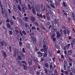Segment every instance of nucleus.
<instances>
[{
  "label": "nucleus",
  "instance_id": "nucleus-1",
  "mask_svg": "<svg viewBox=\"0 0 75 75\" xmlns=\"http://www.w3.org/2000/svg\"><path fill=\"white\" fill-rule=\"evenodd\" d=\"M43 48H45L44 52L45 53H47V49L48 48V47L46 46V45H47V42L46 41V40H45L44 39L43 40Z\"/></svg>",
  "mask_w": 75,
  "mask_h": 75
},
{
  "label": "nucleus",
  "instance_id": "nucleus-2",
  "mask_svg": "<svg viewBox=\"0 0 75 75\" xmlns=\"http://www.w3.org/2000/svg\"><path fill=\"white\" fill-rule=\"evenodd\" d=\"M37 6H38V8L37 7H35V8L37 11L38 13H40V8H41V7H40V5H39V4H38L37 5Z\"/></svg>",
  "mask_w": 75,
  "mask_h": 75
},
{
  "label": "nucleus",
  "instance_id": "nucleus-3",
  "mask_svg": "<svg viewBox=\"0 0 75 75\" xmlns=\"http://www.w3.org/2000/svg\"><path fill=\"white\" fill-rule=\"evenodd\" d=\"M71 45L72 48H74V47H75V40L73 39L71 43Z\"/></svg>",
  "mask_w": 75,
  "mask_h": 75
},
{
  "label": "nucleus",
  "instance_id": "nucleus-4",
  "mask_svg": "<svg viewBox=\"0 0 75 75\" xmlns=\"http://www.w3.org/2000/svg\"><path fill=\"white\" fill-rule=\"evenodd\" d=\"M19 4L20 5L21 7L22 8V7H24V6H25V5H24V4L21 2V0H19Z\"/></svg>",
  "mask_w": 75,
  "mask_h": 75
},
{
  "label": "nucleus",
  "instance_id": "nucleus-5",
  "mask_svg": "<svg viewBox=\"0 0 75 75\" xmlns=\"http://www.w3.org/2000/svg\"><path fill=\"white\" fill-rule=\"evenodd\" d=\"M30 20L33 23H34L35 22V18L33 16H31L30 17Z\"/></svg>",
  "mask_w": 75,
  "mask_h": 75
},
{
  "label": "nucleus",
  "instance_id": "nucleus-6",
  "mask_svg": "<svg viewBox=\"0 0 75 75\" xmlns=\"http://www.w3.org/2000/svg\"><path fill=\"white\" fill-rule=\"evenodd\" d=\"M28 62L29 65H31L32 64H33L32 60L30 59H28Z\"/></svg>",
  "mask_w": 75,
  "mask_h": 75
},
{
  "label": "nucleus",
  "instance_id": "nucleus-7",
  "mask_svg": "<svg viewBox=\"0 0 75 75\" xmlns=\"http://www.w3.org/2000/svg\"><path fill=\"white\" fill-rule=\"evenodd\" d=\"M32 10L33 13L34 14H36V13H35V8L34 6H33L32 7Z\"/></svg>",
  "mask_w": 75,
  "mask_h": 75
},
{
  "label": "nucleus",
  "instance_id": "nucleus-8",
  "mask_svg": "<svg viewBox=\"0 0 75 75\" xmlns=\"http://www.w3.org/2000/svg\"><path fill=\"white\" fill-rule=\"evenodd\" d=\"M60 33L59 32H57L56 33V34L57 35V37H58V38H59V37H60V36H61V34H60Z\"/></svg>",
  "mask_w": 75,
  "mask_h": 75
},
{
  "label": "nucleus",
  "instance_id": "nucleus-9",
  "mask_svg": "<svg viewBox=\"0 0 75 75\" xmlns=\"http://www.w3.org/2000/svg\"><path fill=\"white\" fill-rule=\"evenodd\" d=\"M0 44L2 46H4L5 44H6V42H5L4 41H3L0 42Z\"/></svg>",
  "mask_w": 75,
  "mask_h": 75
},
{
  "label": "nucleus",
  "instance_id": "nucleus-10",
  "mask_svg": "<svg viewBox=\"0 0 75 75\" xmlns=\"http://www.w3.org/2000/svg\"><path fill=\"white\" fill-rule=\"evenodd\" d=\"M54 21L55 23V24H57L58 25V26H59V23H58V21L57 20H56V19H55L54 20Z\"/></svg>",
  "mask_w": 75,
  "mask_h": 75
},
{
  "label": "nucleus",
  "instance_id": "nucleus-11",
  "mask_svg": "<svg viewBox=\"0 0 75 75\" xmlns=\"http://www.w3.org/2000/svg\"><path fill=\"white\" fill-rule=\"evenodd\" d=\"M1 52H2V54H3L4 57H6L7 56V55L6 54V52H4V50H2Z\"/></svg>",
  "mask_w": 75,
  "mask_h": 75
},
{
  "label": "nucleus",
  "instance_id": "nucleus-12",
  "mask_svg": "<svg viewBox=\"0 0 75 75\" xmlns=\"http://www.w3.org/2000/svg\"><path fill=\"white\" fill-rule=\"evenodd\" d=\"M37 16L38 17H40V18H43V17H42V14H39V13H37Z\"/></svg>",
  "mask_w": 75,
  "mask_h": 75
},
{
  "label": "nucleus",
  "instance_id": "nucleus-13",
  "mask_svg": "<svg viewBox=\"0 0 75 75\" xmlns=\"http://www.w3.org/2000/svg\"><path fill=\"white\" fill-rule=\"evenodd\" d=\"M20 23L21 24V25L22 26H23L24 25V22L23 21V20H21V21H20Z\"/></svg>",
  "mask_w": 75,
  "mask_h": 75
},
{
  "label": "nucleus",
  "instance_id": "nucleus-14",
  "mask_svg": "<svg viewBox=\"0 0 75 75\" xmlns=\"http://www.w3.org/2000/svg\"><path fill=\"white\" fill-rule=\"evenodd\" d=\"M44 65L46 68H48L49 67V65L48 64V63H46L44 64Z\"/></svg>",
  "mask_w": 75,
  "mask_h": 75
},
{
  "label": "nucleus",
  "instance_id": "nucleus-15",
  "mask_svg": "<svg viewBox=\"0 0 75 75\" xmlns=\"http://www.w3.org/2000/svg\"><path fill=\"white\" fill-rule=\"evenodd\" d=\"M37 74L38 75H43V73H42V72H40V71H39V72H38V71H37Z\"/></svg>",
  "mask_w": 75,
  "mask_h": 75
},
{
  "label": "nucleus",
  "instance_id": "nucleus-16",
  "mask_svg": "<svg viewBox=\"0 0 75 75\" xmlns=\"http://www.w3.org/2000/svg\"><path fill=\"white\" fill-rule=\"evenodd\" d=\"M6 26L8 28H10L11 27V25L9 23H7L6 24Z\"/></svg>",
  "mask_w": 75,
  "mask_h": 75
},
{
  "label": "nucleus",
  "instance_id": "nucleus-17",
  "mask_svg": "<svg viewBox=\"0 0 75 75\" xmlns=\"http://www.w3.org/2000/svg\"><path fill=\"white\" fill-rule=\"evenodd\" d=\"M10 24H11V25H13L14 24V22H13L12 20L11 19L10 20Z\"/></svg>",
  "mask_w": 75,
  "mask_h": 75
},
{
  "label": "nucleus",
  "instance_id": "nucleus-18",
  "mask_svg": "<svg viewBox=\"0 0 75 75\" xmlns=\"http://www.w3.org/2000/svg\"><path fill=\"white\" fill-rule=\"evenodd\" d=\"M45 5L46 7H47V8H49V9H51L50 6L46 4H45Z\"/></svg>",
  "mask_w": 75,
  "mask_h": 75
},
{
  "label": "nucleus",
  "instance_id": "nucleus-19",
  "mask_svg": "<svg viewBox=\"0 0 75 75\" xmlns=\"http://www.w3.org/2000/svg\"><path fill=\"white\" fill-rule=\"evenodd\" d=\"M0 6H1V10H4V7H5L4 6H3V5H0Z\"/></svg>",
  "mask_w": 75,
  "mask_h": 75
},
{
  "label": "nucleus",
  "instance_id": "nucleus-20",
  "mask_svg": "<svg viewBox=\"0 0 75 75\" xmlns=\"http://www.w3.org/2000/svg\"><path fill=\"white\" fill-rule=\"evenodd\" d=\"M72 17H73V20L75 21V15H74V13H72Z\"/></svg>",
  "mask_w": 75,
  "mask_h": 75
},
{
  "label": "nucleus",
  "instance_id": "nucleus-21",
  "mask_svg": "<svg viewBox=\"0 0 75 75\" xmlns=\"http://www.w3.org/2000/svg\"><path fill=\"white\" fill-rule=\"evenodd\" d=\"M22 8V10L23 11H24V10H27V8L26 7H24Z\"/></svg>",
  "mask_w": 75,
  "mask_h": 75
},
{
  "label": "nucleus",
  "instance_id": "nucleus-22",
  "mask_svg": "<svg viewBox=\"0 0 75 75\" xmlns=\"http://www.w3.org/2000/svg\"><path fill=\"white\" fill-rule=\"evenodd\" d=\"M44 69V71H45V74H47V72H48V69H47L45 68Z\"/></svg>",
  "mask_w": 75,
  "mask_h": 75
},
{
  "label": "nucleus",
  "instance_id": "nucleus-23",
  "mask_svg": "<svg viewBox=\"0 0 75 75\" xmlns=\"http://www.w3.org/2000/svg\"><path fill=\"white\" fill-rule=\"evenodd\" d=\"M14 52L15 53H18V51L17 49H15L14 50Z\"/></svg>",
  "mask_w": 75,
  "mask_h": 75
},
{
  "label": "nucleus",
  "instance_id": "nucleus-24",
  "mask_svg": "<svg viewBox=\"0 0 75 75\" xmlns=\"http://www.w3.org/2000/svg\"><path fill=\"white\" fill-rule=\"evenodd\" d=\"M17 63L19 65V66H21V62H20V61L19 60L17 61Z\"/></svg>",
  "mask_w": 75,
  "mask_h": 75
},
{
  "label": "nucleus",
  "instance_id": "nucleus-25",
  "mask_svg": "<svg viewBox=\"0 0 75 75\" xmlns=\"http://www.w3.org/2000/svg\"><path fill=\"white\" fill-rule=\"evenodd\" d=\"M68 52L70 55H71V54H70V53H71V54H72V52L71 50H69L68 51Z\"/></svg>",
  "mask_w": 75,
  "mask_h": 75
},
{
  "label": "nucleus",
  "instance_id": "nucleus-26",
  "mask_svg": "<svg viewBox=\"0 0 75 75\" xmlns=\"http://www.w3.org/2000/svg\"><path fill=\"white\" fill-rule=\"evenodd\" d=\"M60 32L61 33V37H62V36L63 35V32L62 30V29H60Z\"/></svg>",
  "mask_w": 75,
  "mask_h": 75
},
{
  "label": "nucleus",
  "instance_id": "nucleus-27",
  "mask_svg": "<svg viewBox=\"0 0 75 75\" xmlns=\"http://www.w3.org/2000/svg\"><path fill=\"white\" fill-rule=\"evenodd\" d=\"M36 38H35L33 40V43L34 44H36Z\"/></svg>",
  "mask_w": 75,
  "mask_h": 75
},
{
  "label": "nucleus",
  "instance_id": "nucleus-28",
  "mask_svg": "<svg viewBox=\"0 0 75 75\" xmlns=\"http://www.w3.org/2000/svg\"><path fill=\"white\" fill-rule=\"evenodd\" d=\"M17 7L19 10L20 11H21V7L19 5H18Z\"/></svg>",
  "mask_w": 75,
  "mask_h": 75
},
{
  "label": "nucleus",
  "instance_id": "nucleus-29",
  "mask_svg": "<svg viewBox=\"0 0 75 75\" xmlns=\"http://www.w3.org/2000/svg\"><path fill=\"white\" fill-rule=\"evenodd\" d=\"M70 45H71V44H68L67 46H66V47L67 48V49H69V47H70Z\"/></svg>",
  "mask_w": 75,
  "mask_h": 75
},
{
  "label": "nucleus",
  "instance_id": "nucleus-30",
  "mask_svg": "<svg viewBox=\"0 0 75 75\" xmlns=\"http://www.w3.org/2000/svg\"><path fill=\"white\" fill-rule=\"evenodd\" d=\"M24 68L25 70H27V67L25 65H24Z\"/></svg>",
  "mask_w": 75,
  "mask_h": 75
},
{
  "label": "nucleus",
  "instance_id": "nucleus-31",
  "mask_svg": "<svg viewBox=\"0 0 75 75\" xmlns=\"http://www.w3.org/2000/svg\"><path fill=\"white\" fill-rule=\"evenodd\" d=\"M41 9L42 11H45V7L44 6L43 8H41Z\"/></svg>",
  "mask_w": 75,
  "mask_h": 75
},
{
  "label": "nucleus",
  "instance_id": "nucleus-32",
  "mask_svg": "<svg viewBox=\"0 0 75 75\" xmlns=\"http://www.w3.org/2000/svg\"><path fill=\"white\" fill-rule=\"evenodd\" d=\"M28 8L30 10H31V6L30 4L28 5Z\"/></svg>",
  "mask_w": 75,
  "mask_h": 75
},
{
  "label": "nucleus",
  "instance_id": "nucleus-33",
  "mask_svg": "<svg viewBox=\"0 0 75 75\" xmlns=\"http://www.w3.org/2000/svg\"><path fill=\"white\" fill-rule=\"evenodd\" d=\"M20 53L21 54V55L22 57H23L25 56V55L23 54L21 52H20Z\"/></svg>",
  "mask_w": 75,
  "mask_h": 75
},
{
  "label": "nucleus",
  "instance_id": "nucleus-34",
  "mask_svg": "<svg viewBox=\"0 0 75 75\" xmlns=\"http://www.w3.org/2000/svg\"><path fill=\"white\" fill-rule=\"evenodd\" d=\"M22 33L24 35H26V33H25V31H24V30H23L22 31Z\"/></svg>",
  "mask_w": 75,
  "mask_h": 75
},
{
  "label": "nucleus",
  "instance_id": "nucleus-35",
  "mask_svg": "<svg viewBox=\"0 0 75 75\" xmlns=\"http://www.w3.org/2000/svg\"><path fill=\"white\" fill-rule=\"evenodd\" d=\"M21 62H22V63H23V64H25V65H27V63L25 62V61H22Z\"/></svg>",
  "mask_w": 75,
  "mask_h": 75
},
{
  "label": "nucleus",
  "instance_id": "nucleus-36",
  "mask_svg": "<svg viewBox=\"0 0 75 75\" xmlns=\"http://www.w3.org/2000/svg\"><path fill=\"white\" fill-rule=\"evenodd\" d=\"M50 5L52 7V8H55V6H54V4H50Z\"/></svg>",
  "mask_w": 75,
  "mask_h": 75
},
{
  "label": "nucleus",
  "instance_id": "nucleus-37",
  "mask_svg": "<svg viewBox=\"0 0 75 75\" xmlns=\"http://www.w3.org/2000/svg\"><path fill=\"white\" fill-rule=\"evenodd\" d=\"M34 23L35 24V25H36V26H37L38 27L39 26V25H38V23H37V22H35Z\"/></svg>",
  "mask_w": 75,
  "mask_h": 75
},
{
  "label": "nucleus",
  "instance_id": "nucleus-38",
  "mask_svg": "<svg viewBox=\"0 0 75 75\" xmlns=\"http://www.w3.org/2000/svg\"><path fill=\"white\" fill-rule=\"evenodd\" d=\"M48 12L50 13V14H52V12H51V11L50 10V9H48Z\"/></svg>",
  "mask_w": 75,
  "mask_h": 75
},
{
  "label": "nucleus",
  "instance_id": "nucleus-39",
  "mask_svg": "<svg viewBox=\"0 0 75 75\" xmlns=\"http://www.w3.org/2000/svg\"><path fill=\"white\" fill-rule=\"evenodd\" d=\"M19 44H20V46H22L23 45V43L21 41L19 42Z\"/></svg>",
  "mask_w": 75,
  "mask_h": 75
},
{
  "label": "nucleus",
  "instance_id": "nucleus-40",
  "mask_svg": "<svg viewBox=\"0 0 75 75\" xmlns=\"http://www.w3.org/2000/svg\"><path fill=\"white\" fill-rule=\"evenodd\" d=\"M26 45L27 47V48H30V45L27 44Z\"/></svg>",
  "mask_w": 75,
  "mask_h": 75
},
{
  "label": "nucleus",
  "instance_id": "nucleus-41",
  "mask_svg": "<svg viewBox=\"0 0 75 75\" xmlns=\"http://www.w3.org/2000/svg\"><path fill=\"white\" fill-rule=\"evenodd\" d=\"M18 58L20 59V60H21L22 59V58H21V57L20 56H18Z\"/></svg>",
  "mask_w": 75,
  "mask_h": 75
},
{
  "label": "nucleus",
  "instance_id": "nucleus-42",
  "mask_svg": "<svg viewBox=\"0 0 75 75\" xmlns=\"http://www.w3.org/2000/svg\"><path fill=\"white\" fill-rule=\"evenodd\" d=\"M63 32L64 34H65V35H66V34H67V31H66L65 30H63Z\"/></svg>",
  "mask_w": 75,
  "mask_h": 75
},
{
  "label": "nucleus",
  "instance_id": "nucleus-43",
  "mask_svg": "<svg viewBox=\"0 0 75 75\" xmlns=\"http://www.w3.org/2000/svg\"><path fill=\"white\" fill-rule=\"evenodd\" d=\"M67 57H68V58L70 61H72V59L71 58H69V55H68Z\"/></svg>",
  "mask_w": 75,
  "mask_h": 75
},
{
  "label": "nucleus",
  "instance_id": "nucleus-44",
  "mask_svg": "<svg viewBox=\"0 0 75 75\" xmlns=\"http://www.w3.org/2000/svg\"><path fill=\"white\" fill-rule=\"evenodd\" d=\"M36 29V28H35V26H32V30H35Z\"/></svg>",
  "mask_w": 75,
  "mask_h": 75
},
{
  "label": "nucleus",
  "instance_id": "nucleus-45",
  "mask_svg": "<svg viewBox=\"0 0 75 75\" xmlns=\"http://www.w3.org/2000/svg\"><path fill=\"white\" fill-rule=\"evenodd\" d=\"M9 35H12V31L11 30L9 31Z\"/></svg>",
  "mask_w": 75,
  "mask_h": 75
},
{
  "label": "nucleus",
  "instance_id": "nucleus-46",
  "mask_svg": "<svg viewBox=\"0 0 75 75\" xmlns=\"http://www.w3.org/2000/svg\"><path fill=\"white\" fill-rule=\"evenodd\" d=\"M72 71L73 73H75V69H72Z\"/></svg>",
  "mask_w": 75,
  "mask_h": 75
},
{
  "label": "nucleus",
  "instance_id": "nucleus-47",
  "mask_svg": "<svg viewBox=\"0 0 75 75\" xmlns=\"http://www.w3.org/2000/svg\"><path fill=\"white\" fill-rule=\"evenodd\" d=\"M28 17H25V21H27V20H28Z\"/></svg>",
  "mask_w": 75,
  "mask_h": 75
},
{
  "label": "nucleus",
  "instance_id": "nucleus-48",
  "mask_svg": "<svg viewBox=\"0 0 75 75\" xmlns=\"http://www.w3.org/2000/svg\"><path fill=\"white\" fill-rule=\"evenodd\" d=\"M6 23H10V20L9 19H7L6 20Z\"/></svg>",
  "mask_w": 75,
  "mask_h": 75
},
{
  "label": "nucleus",
  "instance_id": "nucleus-49",
  "mask_svg": "<svg viewBox=\"0 0 75 75\" xmlns=\"http://www.w3.org/2000/svg\"><path fill=\"white\" fill-rule=\"evenodd\" d=\"M64 65H65V66L67 65V61H64Z\"/></svg>",
  "mask_w": 75,
  "mask_h": 75
},
{
  "label": "nucleus",
  "instance_id": "nucleus-50",
  "mask_svg": "<svg viewBox=\"0 0 75 75\" xmlns=\"http://www.w3.org/2000/svg\"><path fill=\"white\" fill-rule=\"evenodd\" d=\"M63 4L64 7H66V6H67L66 4H65V2H63Z\"/></svg>",
  "mask_w": 75,
  "mask_h": 75
},
{
  "label": "nucleus",
  "instance_id": "nucleus-51",
  "mask_svg": "<svg viewBox=\"0 0 75 75\" xmlns=\"http://www.w3.org/2000/svg\"><path fill=\"white\" fill-rule=\"evenodd\" d=\"M55 5L56 6H58V4L57 3V2L56 1H55Z\"/></svg>",
  "mask_w": 75,
  "mask_h": 75
},
{
  "label": "nucleus",
  "instance_id": "nucleus-52",
  "mask_svg": "<svg viewBox=\"0 0 75 75\" xmlns=\"http://www.w3.org/2000/svg\"><path fill=\"white\" fill-rule=\"evenodd\" d=\"M62 29H65V28H66L64 26V25H62Z\"/></svg>",
  "mask_w": 75,
  "mask_h": 75
},
{
  "label": "nucleus",
  "instance_id": "nucleus-53",
  "mask_svg": "<svg viewBox=\"0 0 75 75\" xmlns=\"http://www.w3.org/2000/svg\"><path fill=\"white\" fill-rule=\"evenodd\" d=\"M48 53H49V54L51 55V51L49 50V51Z\"/></svg>",
  "mask_w": 75,
  "mask_h": 75
},
{
  "label": "nucleus",
  "instance_id": "nucleus-54",
  "mask_svg": "<svg viewBox=\"0 0 75 75\" xmlns=\"http://www.w3.org/2000/svg\"><path fill=\"white\" fill-rule=\"evenodd\" d=\"M41 62H43V61H44V58H41Z\"/></svg>",
  "mask_w": 75,
  "mask_h": 75
},
{
  "label": "nucleus",
  "instance_id": "nucleus-55",
  "mask_svg": "<svg viewBox=\"0 0 75 75\" xmlns=\"http://www.w3.org/2000/svg\"><path fill=\"white\" fill-rule=\"evenodd\" d=\"M67 46H65L64 47V50L65 51V50H67Z\"/></svg>",
  "mask_w": 75,
  "mask_h": 75
},
{
  "label": "nucleus",
  "instance_id": "nucleus-56",
  "mask_svg": "<svg viewBox=\"0 0 75 75\" xmlns=\"http://www.w3.org/2000/svg\"><path fill=\"white\" fill-rule=\"evenodd\" d=\"M34 62H38V60L37 59H35L34 60Z\"/></svg>",
  "mask_w": 75,
  "mask_h": 75
},
{
  "label": "nucleus",
  "instance_id": "nucleus-57",
  "mask_svg": "<svg viewBox=\"0 0 75 75\" xmlns=\"http://www.w3.org/2000/svg\"><path fill=\"white\" fill-rule=\"evenodd\" d=\"M55 37V35H52L51 36L52 39V38H54Z\"/></svg>",
  "mask_w": 75,
  "mask_h": 75
},
{
  "label": "nucleus",
  "instance_id": "nucleus-58",
  "mask_svg": "<svg viewBox=\"0 0 75 75\" xmlns=\"http://www.w3.org/2000/svg\"><path fill=\"white\" fill-rule=\"evenodd\" d=\"M39 46H41V41H39Z\"/></svg>",
  "mask_w": 75,
  "mask_h": 75
},
{
  "label": "nucleus",
  "instance_id": "nucleus-59",
  "mask_svg": "<svg viewBox=\"0 0 75 75\" xmlns=\"http://www.w3.org/2000/svg\"><path fill=\"white\" fill-rule=\"evenodd\" d=\"M69 33H70V32H69V31H68V30H67V34L69 35Z\"/></svg>",
  "mask_w": 75,
  "mask_h": 75
},
{
  "label": "nucleus",
  "instance_id": "nucleus-60",
  "mask_svg": "<svg viewBox=\"0 0 75 75\" xmlns=\"http://www.w3.org/2000/svg\"><path fill=\"white\" fill-rule=\"evenodd\" d=\"M38 54H41L42 53L40 52V51L38 52H37Z\"/></svg>",
  "mask_w": 75,
  "mask_h": 75
},
{
  "label": "nucleus",
  "instance_id": "nucleus-61",
  "mask_svg": "<svg viewBox=\"0 0 75 75\" xmlns=\"http://www.w3.org/2000/svg\"><path fill=\"white\" fill-rule=\"evenodd\" d=\"M52 24L53 26H54V22L53 21L52 22Z\"/></svg>",
  "mask_w": 75,
  "mask_h": 75
},
{
  "label": "nucleus",
  "instance_id": "nucleus-62",
  "mask_svg": "<svg viewBox=\"0 0 75 75\" xmlns=\"http://www.w3.org/2000/svg\"><path fill=\"white\" fill-rule=\"evenodd\" d=\"M53 41H54V42H55V41L56 40V38H54L53 39Z\"/></svg>",
  "mask_w": 75,
  "mask_h": 75
},
{
  "label": "nucleus",
  "instance_id": "nucleus-63",
  "mask_svg": "<svg viewBox=\"0 0 75 75\" xmlns=\"http://www.w3.org/2000/svg\"><path fill=\"white\" fill-rule=\"evenodd\" d=\"M71 38H72V37L71 36H69L68 38L69 40H71Z\"/></svg>",
  "mask_w": 75,
  "mask_h": 75
},
{
  "label": "nucleus",
  "instance_id": "nucleus-64",
  "mask_svg": "<svg viewBox=\"0 0 75 75\" xmlns=\"http://www.w3.org/2000/svg\"><path fill=\"white\" fill-rule=\"evenodd\" d=\"M47 20H50V17L49 16H47Z\"/></svg>",
  "mask_w": 75,
  "mask_h": 75
}]
</instances>
